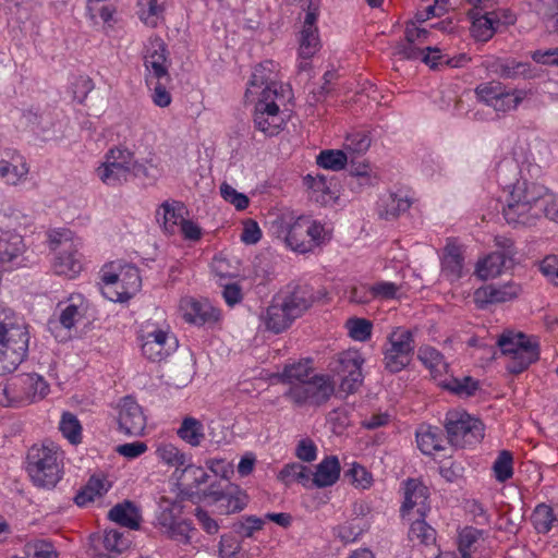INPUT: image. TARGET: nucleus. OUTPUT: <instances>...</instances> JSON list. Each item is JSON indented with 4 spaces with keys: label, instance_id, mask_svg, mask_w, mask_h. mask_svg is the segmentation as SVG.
Returning <instances> with one entry per match:
<instances>
[{
    "label": "nucleus",
    "instance_id": "obj_1",
    "mask_svg": "<svg viewBox=\"0 0 558 558\" xmlns=\"http://www.w3.org/2000/svg\"><path fill=\"white\" fill-rule=\"evenodd\" d=\"M277 238L282 239L287 246L299 253L312 252L325 241V228L310 217L282 215L271 226Z\"/></svg>",
    "mask_w": 558,
    "mask_h": 558
},
{
    "label": "nucleus",
    "instance_id": "obj_2",
    "mask_svg": "<svg viewBox=\"0 0 558 558\" xmlns=\"http://www.w3.org/2000/svg\"><path fill=\"white\" fill-rule=\"evenodd\" d=\"M29 335L26 327L14 324L13 312L0 305V372L12 373L26 359Z\"/></svg>",
    "mask_w": 558,
    "mask_h": 558
},
{
    "label": "nucleus",
    "instance_id": "obj_3",
    "mask_svg": "<svg viewBox=\"0 0 558 558\" xmlns=\"http://www.w3.org/2000/svg\"><path fill=\"white\" fill-rule=\"evenodd\" d=\"M27 473L39 488H53L63 475V452L52 441L34 445L27 452Z\"/></svg>",
    "mask_w": 558,
    "mask_h": 558
},
{
    "label": "nucleus",
    "instance_id": "obj_4",
    "mask_svg": "<svg viewBox=\"0 0 558 558\" xmlns=\"http://www.w3.org/2000/svg\"><path fill=\"white\" fill-rule=\"evenodd\" d=\"M501 352L509 355L506 368L519 375L539 359V343L523 332L505 331L497 341Z\"/></svg>",
    "mask_w": 558,
    "mask_h": 558
},
{
    "label": "nucleus",
    "instance_id": "obj_5",
    "mask_svg": "<svg viewBox=\"0 0 558 558\" xmlns=\"http://www.w3.org/2000/svg\"><path fill=\"white\" fill-rule=\"evenodd\" d=\"M446 440L452 447L465 448L482 441L484 424L464 410H449L444 420Z\"/></svg>",
    "mask_w": 558,
    "mask_h": 558
},
{
    "label": "nucleus",
    "instance_id": "obj_6",
    "mask_svg": "<svg viewBox=\"0 0 558 558\" xmlns=\"http://www.w3.org/2000/svg\"><path fill=\"white\" fill-rule=\"evenodd\" d=\"M414 350V332L405 327L393 328L381 347L384 368L390 374L403 371L411 364Z\"/></svg>",
    "mask_w": 558,
    "mask_h": 558
},
{
    "label": "nucleus",
    "instance_id": "obj_7",
    "mask_svg": "<svg viewBox=\"0 0 558 558\" xmlns=\"http://www.w3.org/2000/svg\"><path fill=\"white\" fill-rule=\"evenodd\" d=\"M474 92L478 101L498 113L517 110L524 99L533 95L532 89L508 88L499 81L481 83Z\"/></svg>",
    "mask_w": 558,
    "mask_h": 558
},
{
    "label": "nucleus",
    "instance_id": "obj_8",
    "mask_svg": "<svg viewBox=\"0 0 558 558\" xmlns=\"http://www.w3.org/2000/svg\"><path fill=\"white\" fill-rule=\"evenodd\" d=\"M335 393V384L329 376L314 375L304 383L292 385L284 396L294 404L319 407Z\"/></svg>",
    "mask_w": 558,
    "mask_h": 558
},
{
    "label": "nucleus",
    "instance_id": "obj_9",
    "mask_svg": "<svg viewBox=\"0 0 558 558\" xmlns=\"http://www.w3.org/2000/svg\"><path fill=\"white\" fill-rule=\"evenodd\" d=\"M140 339L143 355L151 362H161L178 348V339L168 327H156L150 323L142 326Z\"/></svg>",
    "mask_w": 558,
    "mask_h": 558
},
{
    "label": "nucleus",
    "instance_id": "obj_10",
    "mask_svg": "<svg viewBox=\"0 0 558 558\" xmlns=\"http://www.w3.org/2000/svg\"><path fill=\"white\" fill-rule=\"evenodd\" d=\"M102 282L107 286L104 294L113 302L130 300L141 288V276L137 267L124 265L119 272L104 270Z\"/></svg>",
    "mask_w": 558,
    "mask_h": 558
},
{
    "label": "nucleus",
    "instance_id": "obj_11",
    "mask_svg": "<svg viewBox=\"0 0 558 558\" xmlns=\"http://www.w3.org/2000/svg\"><path fill=\"white\" fill-rule=\"evenodd\" d=\"M364 359L356 351H345L338 354L331 362L330 369L339 378V391L345 395L355 393L363 384L362 365Z\"/></svg>",
    "mask_w": 558,
    "mask_h": 558
},
{
    "label": "nucleus",
    "instance_id": "obj_12",
    "mask_svg": "<svg viewBox=\"0 0 558 558\" xmlns=\"http://www.w3.org/2000/svg\"><path fill=\"white\" fill-rule=\"evenodd\" d=\"M50 248L58 251L54 262V270L58 275L70 278L75 277L82 270L81 255L77 245L70 236L69 231L52 232L49 234Z\"/></svg>",
    "mask_w": 558,
    "mask_h": 558
},
{
    "label": "nucleus",
    "instance_id": "obj_13",
    "mask_svg": "<svg viewBox=\"0 0 558 558\" xmlns=\"http://www.w3.org/2000/svg\"><path fill=\"white\" fill-rule=\"evenodd\" d=\"M276 68L277 64L271 60H265L255 66L245 93L247 99L257 94L260 96L258 100L278 98L282 86L278 83Z\"/></svg>",
    "mask_w": 558,
    "mask_h": 558
},
{
    "label": "nucleus",
    "instance_id": "obj_14",
    "mask_svg": "<svg viewBox=\"0 0 558 558\" xmlns=\"http://www.w3.org/2000/svg\"><path fill=\"white\" fill-rule=\"evenodd\" d=\"M275 296L294 319L301 317L317 300L308 284H289Z\"/></svg>",
    "mask_w": 558,
    "mask_h": 558
},
{
    "label": "nucleus",
    "instance_id": "obj_15",
    "mask_svg": "<svg viewBox=\"0 0 558 558\" xmlns=\"http://www.w3.org/2000/svg\"><path fill=\"white\" fill-rule=\"evenodd\" d=\"M486 70L504 80H532L537 76L535 68L529 62L514 58H492L484 63Z\"/></svg>",
    "mask_w": 558,
    "mask_h": 558
},
{
    "label": "nucleus",
    "instance_id": "obj_16",
    "mask_svg": "<svg viewBox=\"0 0 558 558\" xmlns=\"http://www.w3.org/2000/svg\"><path fill=\"white\" fill-rule=\"evenodd\" d=\"M204 496L210 497L216 504L220 514H231L242 511L247 502L248 496L236 485H228L225 490L216 489L211 484L205 492Z\"/></svg>",
    "mask_w": 558,
    "mask_h": 558
},
{
    "label": "nucleus",
    "instance_id": "obj_17",
    "mask_svg": "<svg viewBox=\"0 0 558 558\" xmlns=\"http://www.w3.org/2000/svg\"><path fill=\"white\" fill-rule=\"evenodd\" d=\"M118 422L120 429L130 436L142 435L146 427L142 407L129 396L121 401Z\"/></svg>",
    "mask_w": 558,
    "mask_h": 558
},
{
    "label": "nucleus",
    "instance_id": "obj_18",
    "mask_svg": "<svg viewBox=\"0 0 558 558\" xmlns=\"http://www.w3.org/2000/svg\"><path fill=\"white\" fill-rule=\"evenodd\" d=\"M167 46L159 36H153L148 39L145 47L144 65L151 71V77L170 82V75L167 66Z\"/></svg>",
    "mask_w": 558,
    "mask_h": 558
},
{
    "label": "nucleus",
    "instance_id": "obj_19",
    "mask_svg": "<svg viewBox=\"0 0 558 558\" xmlns=\"http://www.w3.org/2000/svg\"><path fill=\"white\" fill-rule=\"evenodd\" d=\"M22 407L44 399L49 392V385L38 374H21L13 377Z\"/></svg>",
    "mask_w": 558,
    "mask_h": 558
},
{
    "label": "nucleus",
    "instance_id": "obj_20",
    "mask_svg": "<svg viewBox=\"0 0 558 558\" xmlns=\"http://www.w3.org/2000/svg\"><path fill=\"white\" fill-rule=\"evenodd\" d=\"M281 122L276 99L258 100L256 102L254 124L257 130L267 136H274L279 133Z\"/></svg>",
    "mask_w": 558,
    "mask_h": 558
},
{
    "label": "nucleus",
    "instance_id": "obj_21",
    "mask_svg": "<svg viewBox=\"0 0 558 558\" xmlns=\"http://www.w3.org/2000/svg\"><path fill=\"white\" fill-rule=\"evenodd\" d=\"M521 292L520 286L509 282L502 286L487 284L474 292V301L480 308L489 304L505 303L515 299Z\"/></svg>",
    "mask_w": 558,
    "mask_h": 558
},
{
    "label": "nucleus",
    "instance_id": "obj_22",
    "mask_svg": "<svg viewBox=\"0 0 558 558\" xmlns=\"http://www.w3.org/2000/svg\"><path fill=\"white\" fill-rule=\"evenodd\" d=\"M427 499V487L416 480H408L404 489V501L401 507L402 515L405 517L415 509V513L418 517H425L426 512L429 510Z\"/></svg>",
    "mask_w": 558,
    "mask_h": 558
},
{
    "label": "nucleus",
    "instance_id": "obj_23",
    "mask_svg": "<svg viewBox=\"0 0 558 558\" xmlns=\"http://www.w3.org/2000/svg\"><path fill=\"white\" fill-rule=\"evenodd\" d=\"M502 214L507 223L513 227H531L542 216V209L535 206L526 205L518 201L507 198V204L502 208Z\"/></svg>",
    "mask_w": 558,
    "mask_h": 558
},
{
    "label": "nucleus",
    "instance_id": "obj_24",
    "mask_svg": "<svg viewBox=\"0 0 558 558\" xmlns=\"http://www.w3.org/2000/svg\"><path fill=\"white\" fill-rule=\"evenodd\" d=\"M58 308L60 311L58 319L49 320L50 330H53L58 324L65 329L73 328L84 317L86 312L84 299L81 294L71 295L68 301L59 302Z\"/></svg>",
    "mask_w": 558,
    "mask_h": 558
},
{
    "label": "nucleus",
    "instance_id": "obj_25",
    "mask_svg": "<svg viewBox=\"0 0 558 558\" xmlns=\"http://www.w3.org/2000/svg\"><path fill=\"white\" fill-rule=\"evenodd\" d=\"M468 16L472 21L471 35L476 41L486 43L495 35L499 24V19L495 12L485 11L481 13L476 9H470Z\"/></svg>",
    "mask_w": 558,
    "mask_h": 558
},
{
    "label": "nucleus",
    "instance_id": "obj_26",
    "mask_svg": "<svg viewBox=\"0 0 558 558\" xmlns=\"http://www.w3.org/2000/svg\"><path fill=\"white\" fill-rule=\"evenodd\" d=\"M180 307L184 319L195 325H204L218 318V312L207 301L186 298L181 301Z\"/></svg>",
    "mask_w": 558,
    "mask_h": 558
},
{
    "label": "nucleus",
    "instance_id": "obj_27",
    "mask_svg": "<svg viewBox=\"0 0 558 558\" xmlns=\"http://www.w3.org/2000/svg\"><path fill=\"white\" fill-rule=\"evenodd\" d=\"M546 190L544 185L534 182L517 181L507 198L541 208Z\"/></svg>",
    "mask_w": 558,
    "mask_h": 558
},
{
    "label": "nucleus",
    "instance_id": "obj_28",
    "mask_svg": "<svg viewBox=\"0 0 558 558\" xmlns=\"http://www.w3.org/2000/svg\"><path fill=\"white\" fill-rule=\"evenodd\" d=\"M415 436L418 449L426 456H432L446 449L442 430L437 426L421 425Z\"/></svg>",
    "mask_w": 558,
    "mask_h": 558
},
{
    "label": "nucleus",
    "instance_id": "obj_29",
    "mask_svg": "<svg viewBox=\"0 0 558 558\" xmlns=\"http://www.w3.org/2000/svg\"><path fill=\"white\" fill-rule=\"evenodd\" d=\"M264 320L268 330L280 333L288 329L295 319L274 295L270 305L266 310Z\"/></svg>",
    "mask_w": 558,
    "mask_h": 558
},
{
    "label": "nucleus",
    "instance_id": "obj_30",
    "mask_svg": "<svg viewBox=\"0 0 558 558\" xmlns=\"http://www.w3.org/2000/svg\"><path fill=\"white\" fill-rule=\"evenodd\" d=\"M340 462L336 456H328L322 460L312 477V485L324 488L333 485L340 476Z\"/></svg>",
    "mask_w": 558,
    "mask_h": 558
},
{
    "label": "nucleus",
    "instance_id": "obj_31",
    "mask_svg": "<svg viewBox=\"0 0 558 558\" xmlns=\"http://www.w3.org/2000/svg\"><path fill=\"white\" fill-rule=\"evenodd\" d=\"M168 0H137L136 14L147 27L156 28L165 20Z\"/></svg>",
    "mask_w": 558,
    "mask_h": 558
},
{
    "label": "nucleus",
    "instance_id": "obj_32",
    "mask_svg": "<svg viewBox=\"0 0 558 558\" xmlns=\"http://www.w3.org/2000/svg\"><path fill=\"white\" fill-rule=\"evenodd\" d=\"M411 204V199L403 192L388 193L380 198L379 216L386 220L398 218Z\"/></svg>",
    "mask_w": 558,
    "mask_h": 558
},
{
    "label": "nucleus",
    "instance_id": "obj_33",
    "mask_svg": "<svg viewBox=\"0 0 558 558\" xmlns=\"http://www.w3.org/2000/svg\"><path fill=\"white\" fill-rule=\"evenodd\" d=\"M108 518L119 525L131 530H138L142 521L138 508L130 500H124L112 507L108 513Z\"/></svg>",
    "mask_w": 558,
    "mask_h": 558
},
{
    "label": "nucleus",
    "instance_id": "obj_34",
    "mask_svg": "<svg viewBox=\"0 0 558 558\" xmlns=\"http://www.w3.org/2000/svg\"><path fill=\"white\" fill-rule=\"evenodd\" d=\"M397 53L408 60L421 59L424 63L429 65L430 69H436L438 66L436 60L444 58L438 48L426 47L425 49H421L416 47L413 41L408 40L398 47Z\"/></svg>",
    "mask_w": 558,
    "mask_h": 558
},
{
    "label": "nucleus",
    "instance_id": "obj_35",
    "mask_svg": "<svg viewBox=\"0 0 558 558\" xmlns=\"http://www.w3.org/2000/svg\"><path fill=\"white\" fill-rule=\"evenodd\" d=\"M183 211V203L178 201H166L160 205V208L156 213V217L158 221H160L161 217L163 230L169 234H173L184 220Z\"/></svg>",
    "mask_w": 558,
    "mask_h": 558
},
{
    "label": "nucleus",
    "instance_id": "obj_36",
    "mask_svg": "<svg viewBox=\"0 0 558 558\" xmlns=\"http://www.w3.org/2000/svg\"><path fill=\"white\" fill-rule=\"evenodd\" d=\"M332 178L330 180L325 175L315 177L307 174L304 177V184L312 190V198L323 205H327L336 199V192L332 190Z\"/></svg>",
    "mask_w": 558,
    "mask_h": 558
},
{
    "label": "nucleus",
    "instance_id": "obj_37",
    "mask_svg": "<svg viewBox=\"0 0 558 558\" xmlns=\"http://www.w3.org/2000/svg\"><path fill=\"white\" fill-rule=\"evenodd\" d=\"M98 178L109 186H120L128 182L131 175V168L107 160L97 168Z\"/></svg>",
    "mask_w": 558,
    "mask_h": 558
},
{
    "label": "nucleus",
    "instance_id": "obj_38",
    "mask_svg": "<svg viewBox=\"0 0 558 558\" xmlns=\"http://www.w3.org/2000/svg\"><path fill=\"white\" fill-rule=\"evenodd\" d=\"M311 360L299 361L283 366L282 372L272 375L278 381L289 384L290 387L296 383H304L310 378L312 372Z\"/></svg>",
    "mask_w": 558,
    "mask_h": 558
},
{
    "label": "nucleus",
    "instance_id": "obj_39",
    "mask_svg": "<svg viewBox=\"0 0 558 558\" xmlns=\"http://www.w3.org/2000/svg\"><path fill=\"white\" fill-rule=\"evenodd\" d=\"M513 266V263L506 259L501 253H490L477 264L476 272L482 279L499 276L504 270Z\"/></svg>",
    "mask_w": 558,
    "mask_h": 558
},
{
    "label": "nucleus",
    "instance_id": "obj_40",
    "mask_svg": "<svg viewBox=\"0 0 558 558\" xmlns=\"http://www.w3.org/2000/svg\"><path fill=\"white\" fill-rule=\"evenodd\" d=\"M177 435L191 447H198L205 440V432L203 423L192 416L183 418Z\"/></svg>",
    "mask_w": 558,
    "mask_h": 558
},
{
    "label": "nucleus",
    "instance_id": "obj_41",
    "mask_svg": "<svg viewBox=\"0 0 558 558\" xmlns=\"http://www.w3.org/2000/svg\"><path fill=\"white\" fill-rule=\"evenodd\" d=\"M417 359L430 371L434 378L441 376L448 371L444 355L430 345H423L418 349Z\"/></svg>",
    "mask_w": 558,
    "mask_h": 558
},
{
    "label": "nucleus",
    "instance_id": "obj_42",
    "mask_svg": "<svg viewBox=\"0 0 558 558\" xmlns=\"http://www.w3.org/2000/svg\"><path fill=\"white\" fill-rule=\"evenodd\" d=\"M463 260L461 247L453 243H448L442 257V271L446 276H450L453 279L460 278L463 269Z\"/></svg>",
    "mask_w": 558,
    "mask_h": 558
},
{
    "label": "nucleus",
    "instance_id": "obj_43",
    "mask_svg": "<svg viewBox=\"0 0 558 558\" xmlns=\"http://www.w3.org/2000/svg\"><path fill=\"white\" fill-rule=\"evenodd\" d=\"M425 517H418L412 521L409 530V539L414 544H422L429 546L436 542V531L424 519Z\"/></svg>",
    "mask_w": 558,
    "mask_h": 558
},
{
    "label": "nucleus",
    "instance_id": "obj_44",
    "mask_svg": "<svg viewBox=\"0 0 558 558\" xmlns=\"http://www.w3.org/2000/svg\"><path fill=\"white\" fill-rule=\"evenodd\" d=\"M312 473L308 468L300 464V463H290L283 466V469L279 472L278 478L287 486L296 482L302 484L305 487H308L312 484Z\"/></svg>",
    "mask_w": 558,
    "mask_h": 558
},
{
    "label": "nucleus",
    "instance_id": "obj_45",
    "mask_svg": "<svg viewBox=\"0 0 558 558\" xmlns=\"http://www.w3.org/2000/svg\"><path fill=\"white\" fill-rule=\"evenodd\" d=\"M157 457L168 465L175 466L179 472L180 466H184L192 460V457L172 444H162L156 450Z\"/></svg>",
    "mask_w": 558,
    "mask_h": 558
},
{
    "label": "nucleus",
    "instance_id": "obj_46",
    "mask_svg": "<svg viewBox=\"0 0 558 558\" xmlns=\"http://www.w3.org/2000/svg\"><path fill=\"white\" fill-rule=\"evenodd\" d=\"M182 512L183 505L181 501L162 497L159 501V512L156 517L158 526H170L174 520L181 517Z\"/></svg>",
    "mask_w": 558,
    "mask_h": 558
},
{
    "label": "nucleus",
    "instance_id": "obj_47",
    "mask_svg": "<svg viewBox=\"0 0 558 558\" xmlns=\"http://www.w3.org/2000/svg\"><path fill=\"white\" fill-rule=\"evenodd\" d=\"M532 521L536 531L544 534L558 525V517L554 514L553 508L545 504L536 506L532 514Z\"/></svg>",
    "mask_w": 558,
    "mask_h": 558
},
{
    "label": "nucleus",
    "instance_id": "obj_48",
    "mask_svg": "<svg viewBox=\"0 0 558 558\" xmlns=\"http://www.w3.org/2000/svg\"><path fill=\"white\" fill-rule=\"evenodd\" d=\"M182 485H185L190 489H198L203 484H206L209 480V475L202 468L194 465L191 461L181 470L179 476Z\"/></svg>",
    "mask_w": 558,
    "mask_h": 558
},
{
    "label": "nucleus",
    "instance_id": "obj_49",
    "mask_svg": "<svg viewBox=\"0 0 558 558\" xmlns=\"http://www.w3.org/2000/svg\"><path fill=\"white\" fill-rule=\"evenodd\" d=\"M160 530L169 538L182 544H189L191 542V532L194 529L190 520L180 517L170 526H161Z\"/></svg>",
    "mask_w": 558,
    "mask_h": 558
},
{
    "label": "nucleus",
    "instance_id": "obj_50",
    "mask_svg": "<svg viewBox=\"0 0 558 558\" xmlns=\"http://www.w3.org/2000/svg\"><path fill=\"white\" fill-rule=\"evenodd\" d=\"M316 162L324 169L340 171L344 169L348 163V156L343 150L325 149L319 153L316 158Z\"/></svg>",
    "mask_w": 558,
    "mask_h": 558
},
{
    "label": "nucleus",
    "instance_id": "obj_51",
    "mask_svg": "<svg viewBox=\"0 0 558 558\" xmlns=\"http://www.w3.org/2000/svg\"><path fill=\"white\" fill-rule=\"evenodd\" d=\"M493 472L497 482L505 483L513 476V456L508 450H501L493 463Z\"/></svg>",
    "mask_w": 558,
    "mask_h": 558
},
{
    "label": "nucleus",
    "instance_id": "obj_52",
    "mask_svg": "<svg viewBox=\"0 0 558 558\" xmlns=\"http://www.w3.org/2000/svg\"><path fill=\"white\" fill-rule=\"evenodd\" d=\"M299 43L300 57L302 59H311L320 48L318 31L302 29Z\"/></svg>",
    "mask_w": 558,
    "mask_h": 558
},
{
    "label": "nucleus",
    "instance_id": "obj_53",
    "mask_svg": "<svg viewBox=\"0 0 558 558\" xmlns=\"http://www.w3.org/2000/svg\"><path fill=\"white\" fill-rule=\"evenodd\" d=\"M22 253V239L19 235L0 236V265L12 262Z\"/></svg>",
    "mask_w": 558,
    "mask_h": 558
},
{
    "label": "nucleus",
    "instance_id": "obj_54",
    "mask_svg": "<svg viewBox=\"0 0 558 558\" xmlns=\"http://www.w3.org/2000/svg\"><path fill=\"white\" fill-rule=\"evenodd\" d=\"M59 429L71 444L75 445L81 441L82 426L74 414L64 412L60 421Z\"/></svg>",
    "mask_w": 558,
    "mask_h": 558
},
{
    "label": "nucleus",
    "instance_id": "obj_55",
    "mask_svg": "<svg viewBox=\"0 0 558 558\" xmlns=\"http://www.w3.org/2000/svg\"><path fill=\"white\" fill-rule=\"evenodd\" d=\"M21 160L19 163L14 165L7 160H0V177L5 179V181L10 184H16L22 179L26 178L28 173V167L26 162Z\"/></svg>",
    "mask_w": 558,
    "mask_h": 558
},
{
    "label": "nucleus",
    "instance_id": "obj_56",
    "mask_svg": "<svg viewBox=\"0 0 558 558\" xmlns=\"http://www.w3.org/2000/svg\"><path fill=\"white\" fill-rule=\"evenodd\" d=\"M442 386L459 397H471L478 389V381L470 376H465L462 379L450 378L446 380Z\"/></svg>",
    "mask_w": 558,
    "mask_h": 558
},
{
    "label": "nucleus",
    "instance_id": "obj_57",
    "mask_svg": "<svg viewBox=\"0 0 558 558\" xmlns=\"http://www.w3.org/2000/svg\"><path fill=\"white\" fill-rule=\"evenodd\" d=\"M372 140L367 132L355 131L347 135L344 148L353 154H364L371 147Z\"/></svg>",
    "mask_w": 558,
    "mask_h": 558
},
{
    "label": "nucleus",
    "instance_id": "obj_58",
    "mask_svg": "<svg viewBox=\"0 0 558 558\" xmlns=\"http://www.w3.org/2000/svg\"><path fill=\"white\" fill-rule=\"evenodd\" d=\"M130 546V539L119 530L106 531L104 536V547L108 551L121 554Z\"/></svg>",
    "mask_w": 558,
    "mask_h": 558
},
{
    "label": "nucleus",
    "instance_id": "obj_59",
    "mask_svg": "<svg viewBox=\"0 0 558 558\" xmlns=\"http://www.w3.org/2000/svg\"><path fill=\"white\" fill-rule=\"evenodd\" d=\"M241 549V541L234 534L226 533L220 536L218 544V554L220 558H236Z\"/></svg>",
    "mask_w": 558,
    "mask_h": 558
},
{
    "label": "nucleus",
    "instance_id": "obj_60",
    "mask_svg": "<svg viewBox=\"0 0 558 558\" xmlns=\"http://www.w3.org/2000/svg\"><path fill=\"white\" fill-rule=\"evenodd\" d=\"M347 325L349 327V335L354 340L366 341L372 336L373 325L365 318L349 319Z\"/></svg>",
    "mask_w": 558,
    "mask_h": 558
},
{
    "label": "nucleus",
    "instance_id": "obj_61",
    "mask_svg": "<svg viewBox=\"0 0 558 558\" xmlns=\"http://www.w3.org/2000/svg\"><path fill=\"white\" fill-rule=\"evenodd\" d=\"M264 526V520L255 515H248L243 521L233 524L234 533L243 538H250L255 532L260 531Z\"/></svg>",
    "mask_w": 558,
    "mask_h": 558
},
{
    "label": "nucleus",
    "instance_id": "obj_62",
    "mask_svg": "<svg viewBox=\"0 0 558 558\" xmlns=\"http://www.w3.org/2000/svg\"><path fill=\"white\" fill-rule=\"evenodd\" d=\"M0 405L2 407H22L17 388L14 379L0 384Z\"/></svg>",
    "mask_w": 558,
    "mask_h": 558
},
{
    "label": "nucleus",
    "instance_id": "obj_63",
    "mask_svg": "<svg viewBox=\"0 0 558 558\" xmlns=\"http://www.w3.org/2000/svg\"><path fill=\"white\" fill-rule=\"evenodd\" d=\"M220 193L223 199L232 204L238 210H244L248 207V197L243 193H239L231 185L222 183L220 186Z\"/></svg>",
    "mask_w": 558,
    "mask_h": 558
},
{
    "label": "nucleus",
    "instance_id": "obj_64",
    "mask_svg": "<svg viewBox=\"0 0 558 558\" xmlns=\"http://www.w3.org/2000/svg\"><path fill=\"white\" fill-rule=\"evenodd\" d=\"M363 531L364 526L353 520L337 526L335 529V534L338 538L347 544L356 541Z\"/></svg>",
    "mask_w": 558,
    "mask_h": 558
}]
</instances>
